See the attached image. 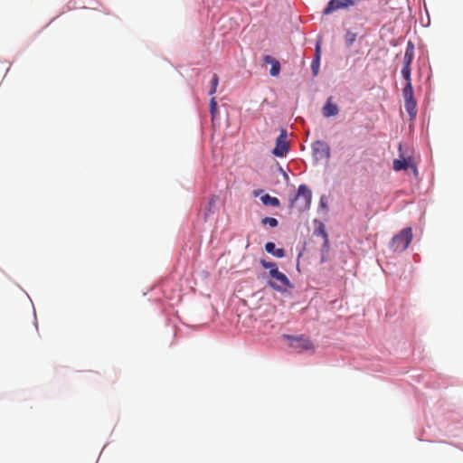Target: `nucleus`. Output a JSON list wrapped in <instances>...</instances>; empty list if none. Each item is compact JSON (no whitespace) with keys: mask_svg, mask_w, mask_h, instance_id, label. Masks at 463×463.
Returning <instances> with one entry per match:
<instances>
[{"mask_svg":"<svg viewBox=\"0 0 463 463\" xmlns=\"http://www.w3.org/2000/svg\"><path fill=\"white\" fill-rule=\"evenodd\" d=\"M288 134L285 129L280 131L276 140V146L272 150V154L279 157H284L288 152Z\"/></svg>","mask_w":463,"mask_h":463,"instance_id":"nucleus-4","label":"nucleus"},{"mask_svg":"<svg viewBox=\"0 0 463 463\" xmlns=\"http://www.w3.org/2000/svg\"><path fill=\"white\" fill-rule=\"evenodd\" d=\"M265 250L277 258H283L285 256V250L282 248L276 249L273 242H267L265 244Z\"/></svg>","mask_w":463,"mask_h":463,"instance_id":"nucleus-13","label":"nucleus"},{"mask_svg":"<svg viewBox=\"0 0 463 463\" xmlns=\"http://www.w3.org/2000/svg\"><path fill=\"white\" fill-rule=\"evenodd\" d=\"M215 204V200L213 198H212L210 201H209V207L211 208L212 206H213Z\"/></svg>","mask_w":463,"mask_h":463,"instance_id":"nucleus-24","label":"nucleus"},{"mask_svg":"<svg viewBox=\"0 0 463 463\" xmlns=\"http://www.w3.org/2000/svg\"><path fill=\"white\" fill-rule=\"evenodd\" d=\"M290 346L298 352L313 350L314 345L308 337L304 335L298 337L288 336Z\"/></svg>","mask_w":463,"mask_h":463,"instance_id":"nucleus-6","label":"nucleus"},{"mask_svg":"<svg viewBox=\"0 0 463 463\" xmlns=\"http://www.w3.org/2000/svg\"><path fill=\"white\" fill-rule=\"evenodd\" d=\"M411 67H408V66H403L402 69V76L405 80L406 83L411 82Z\"/></svg>","mask_w":463,"mask_h":463,"instance_id":"nucleus-20","label":"nucleus"},{"mask_svg":"<svg viewBox=\"0 0 463 463\" xmlns=\"http://www.w3.org/2000/svg\"><path fill=\"white\" fill-rule=\"evenodd\" d=\"M320 57H321L320 43L317 42V45H316L315 56L311 62V69H312L314 76H317L318 74L319 66H320Z\"/></svg>","mask_w":463,"mask_h":463,"instance_id":"nucleus-10","label":"nucleus"},{"mask_svg":"<svg viewBox=\"0 0 463 463\" xmlns=\"http://www.w3.org/2000/svg\"><path fill=\"white\" fill-rule=\"evenodd\" d=\"M260 263L264 269H268L269 270L278 269V266L275 262H270V261H267L265 260H260Z\"/></svg>","mask_w":463,"mask_h":463,"instance_id":"nucleus-21","label":"nucleus"},{"mask_svg":"<svg viewBox=\"0 0 463 463\" xmlns=\"http://www.w3.org/2000/svg\"><path fill=\"white\" fill-rule=\"evenodd\" d=\"M263 61L265 63H269V64H271V69H270V75L271 76H278L279 74V71H280V64L279 62L274 59L273 57H271L270 55H265L263 57Z\"/></svg>","mask_w":463,"mask_h":463,"instance_id":"nucleus-11","label":"nucleus"},{"mask_svg":"<svg viewBox=\"0 0 463 463\" xmlns=\"http://www.w3.org/2000/svg\"><path fill=\"white\" fill-rule=\"evenodd\" d=\"M412 240V232L411 228L402 229L398 234L393 236L390 247L392 250L402 252L405 250Z\"/></svg>","mask_w":463,"mask_h":463,"instance_id":"nucleus-1","label":"nucleus"},{"mask_svg":"<svg viewBox=\"0 0 463 463\" xmlns=\"http://www.w3.org/2000/svg\"><path fill=\"white\" fill-rule=\"evenodd\" d=\"M210 112L213 119L218 113L217 102L214 97H213L210 100Z\"/></svg>","mask_w":463,"mask_h":463,"instance_id":"nucleus-19","label":"nucleus"},{"mask_svg":"<svg viewBox=\"0 0 463 463\" xmlns=\"http://www.w3.org/2000/svg\"><path fill=\"white\" fill-rule=\"evenodd\" d=\"M312 200V193L311 190L305 184H301L298 186V194L295 196L294 201H301V210L308 209Z\"/></svg>","mask_w":463,"mask_h":463,"instance_id":"nucleus-5","label":"nucleus"},{"mask_svg":"<svg viewBox=\"0 0 463 463\" xmlns=\"http://www.w3.org/2000/svg\"><path fill=\"white\" fill-rule=\"evenodd\" d=\"M261 223L263 225H269V227L275 228L278 226L279 222L276 218L273 217H265L261 220Z\"/></svg>","mask_w":463,"mask_h":463,"instance_id":"nucleus-17","label":"nucleus"},{"mask_svg":"<svg viewBox=\"0 0 463 463\" xmlns=\"http://www.w3.org/2000/svg\"><path fill=\"white\" fill-rule=\"evenodd\" d=\"M414 57V45L412 43L409 42L407 43V47L403 56V66L411 67Z\"/></svg>","mask_w":463,"mask_h":463,"instance_id":"nucleus-12","label":"nucleus"},{"mask_svg":"<svg viewBox=\"0 0 463 463\" xmlns=\"http://www.w3.org/2000/svg\"><path fill=\"white\" fill-rule=\"evenodd\" d=\"M320 232H321L322 235H323V236H324V238H325V241H326V243H327V242H328L327 233L324 231V229H321V230H320Z\"/></svg>","mask_w":463,"mask_h":463,"instance_id":"nucleus-23","label":"nucleus"},{"mask_svg":"<svg viewBox=\"0 0 463 463\" xmlns=\"http://www.w3.org/2000/svg\"><path fill=\"white\" fill-rule=\"evenodd\" d=\"M269 276L277 280V282L274 281H269L268 285L277 290V291H284L287 288H292V284L290 283V280L282 272L277 269L269 270Z\"/></svg>","mask_w":463,"mask_h":463,"instance_id":"nucleus-2","label":"nucleus"},{"mask_svg":"<svg viewBox=\"0 0 463 463\" xmlns=\"http://www.w3.org/2000/svg\"><path fill=\"white\" fill-rule=\"evenodd\" d=\"M404 107L411 118L417 114V102L415 99H404Z\"/></svg>","mask_w":463,"mask_h":463,"instance_id":"nucleus-14","label":"nucleus"},{"mask_svg":"<svg viewBox=\"0 0 463 463\" xmlns=\"http://www.w3.org/2000/svg\"><path fill=\"white\" fill-rule=\"evenodd\" d=\"M261 202L265 204V205H270V206H273V207H278L279 206L280 203H279V200L277 198V197H272L270 196L269 194H264L262 197H261Z\"/></svg>","mask_w":463,"mask_h":463,"instance_id":"nucleus-15","label":"nucleus"},{"mask_svg":"<svg viewBox=\"0 0 463 463\" xmlns=\"http://www.w3.org/2000/svg\"><path fill=\"white\" fill-rule=\"evenodd\" d=\"M392 168L394 171H402V170H407L408 168H411L413 174L417 175L418 169L416 165L412 163V160L411 157L407 158H401V159H394L392 162Z\"/></svg>","mask_w":463,"mask_h":463,"instance_id":"nucleus-8","label":"nucleus"},{"mask_svg":"<svg viewBox=\"0 0 463 463\" xmlns=\"http://www.w3.org/2000/svg\"><path fill=\"white\" fill-rule=\"evenodd\" d=\"M312 150L317 159H328L330 157V146L325 141L317 140L314 142Z\"/></svg>","mask_w":463,"mask_h":463,"instance_id":"nucleus-7","label":"nucleus"},{"mask_svg":"<svg viewBox=\"0 0 463 463\" xmlns=\"http://www.w3.org/2000/svg\"><path fill=\"white\" fill-rule=\"evenodd\" d=\"M404 99H414V91L411 82H407L402 90Z\"/></svg>","mask_w":463,"mask_h":463,"instance_id":"nucleus-16","label":"nucleus"},{"mask_svg":"<svg viewBox=\"0 0 463 463\" xmlns=\"http://www.w3.org/2000/svg\"><path fill=\"white\" fill-rule=\"evenodd\" d=\"M254 194H255V195H258V194H260V192L255 191Z\"/></svg>","mask_w":463,"mask_h":463,"instance_id":"nucleus-25","label":"nucleus"},{"mask_svg":"<svg viewBox=\"0 0 463 463\" xmlns=\"http://www.w3.org/2000/svg\"><path fill=\"white\" fill-rule=\"evenodd\" d=\"M355 38H356V34L354 33L348 31L345 34L346 45L351 46L354 43V42L355 41Z\"/></svg>","mask_w":463,"mask_h":463,"instance_id":"nucleus-22","label":"nucleus"},{"mask_svg":"<svg viewBox=\"0 0 463 463\" xmlns=\"http://www.w3.org/2000/svg\"><path fill=\"white\" fill-rule=\"evenodd\" d=\"M361 0H330L323 14L327 15L339 9H346L357 5Z\"/></svg>","mask_w":463,"mask_h":463,"instance_id":"nucleus-3","label":"nucleus"},{"mask_svg":"<svg viewBox=\"0 0 463 463\" xmlns=\"http://www.w3.org/2000/svg\"><path fill=\"white\" fill-rule=\"evenodd\" d=\"M339 112L338 106L333 102V98L329 97L326 99V104L324 105L322 109L323 116L326 118H330L336 116Z\"/></svg>","mask_w":463,"mask_h":463,"instance_id":"nucleus-9","label":"nucleus"},{"mask_svg":"<svg viewBox=\"0 0 463 463\" xmlns=\"http://www.w3.org/2000/svg\"><path fill=\"white\" fill-rule=\"evenodd\" d=\"M218 84H219V77L217 74H213L212 81H211V90L209 91L210 95H213L216 92Z\"/></svg>","mask_w":463,"mask_h":463,"instance_id":"nucleus-18","label":"nucleus"}]
</instances>
